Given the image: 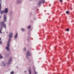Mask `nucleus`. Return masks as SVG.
Wrapping results in <instances>:
<instances>
[{
	"label": "nucleus",
	"mask_w": 74,
	"mask_h": 74,
	"mask_svg": "<svg viewBox=\"0 0 74 74\" xmlns=\"http://www.w3.org/2000/svg\"><path fill=\"white\" fill-rule=\"evenodd\" d=\"M9 54H6L5 55V58H9Z\"/></svg>",
	"instance_id": "nucleus-14"
},
{
	"label": "nucleus",
	"mask_w": 74,
	"mask_h": 74,
	"mask_svg": "<svg viewBox=\"0 0 74 74\" xmlns=\"http://www.w3.org/2000/svg\"><path fill=\"white\" fill-rule=\"evenodd\" d=\"M4 11L5 14H7V13L8 12V11H9V10H8V9L7 8H5Z\"/></svg>",
	"instance_id": "nucleus-5"
},
{
	"label": "nucleus",
	"mask_w": 74,
	"mask_h": 74,
	"mask_svg": "<svg viewBox=\"0 0 74 74\" xmlns=\"http://www.w3.org/2000/svg\"><path fill=\"white\" fill-rule=\"evenodd\" d=\"M3 16L4 22H6V21H7V16L5 14Z\"/></svg>",
	"instance_id": "nucleus-7"
},
{
	"label": "nucleus",
	"mask_w": 74,
	"mask_h": 74,
	"mask_svg": "<svg viewBox=\"0 0 74 74\" xmlns=\"http://www.w3.org/2000/svg\"><path fill=\"white\" fill-rule=\"evenodd\" d=\"M28 29H30V26L29 25L28 26Z\"/></svg>",
	"instance_id": "nucleus-23"
},
{
	"label": "nucleus",
	"mask_w": 74,
	"mask_h": 74,
	"mask_svg": "<svg viewBox=\"0 0 74 74\" xmlns=\"http://www.w3.org/2000/svg\"><path fill=\"white\" fill-rule=\"evenodd\" d=\"M66 13L67 14H69V12L68 11H66Z\"/></svg>",
	"instance_id": "nucleus-17"
},
{
	"label": "nucleus",
	"mask_w": 74,
	"mask_h": 74,
	"mask_svg": "<svg viewBox=\"0 0 74 74\" xmlns=\"http://www.w3.org/2000/svg\"><path fill=\"white\" fill-rule=\"evenodd\" d=\"M30 55V53L29 51H27L26 53V58H29V56Z\"/></svg>",
	"instance_id": "nucleus-4"
},
{
	"label": "nucleus",
	"mask_w": 74,
	"mask_h": 74,
	"mask_svg": "<svg viewBox=\"0 0 74 74\" xmlns=\"http://www.w3.org/2000/svg\"><path fill=\"white\" fill-rule=\"evenodd\" d=\"M51 49H52V47H51Z\"/></svg>",
	"instance_id": "nucleus-34"
},
{
	"label": "nucleus",
	"mask_w": 74,
	"mask_h": 74,
	"mask_svg": "<svg viewBox=\"0 0 74 74\" xmlns=\"http://www.w3.org/2000/svg\"><path fill=\"white\" fill-rule=\"evenodd\" d=\"M21 30L23 32H25V29H24L23 28H21Z\"/></svg>",
	"instance_id": "nucleus-15"
},
{
	"label": "nucleus",
	"mask_w": 74,
	"mask_h": 74,
	"mask_svg": "<svg viewBox=\"0 0 74 74\" xmlns=\"http://www.w3.org/2000/svg\"><path fill=\"white\" fill-rule=\"evenodd\" d=\"M0 18H1V16H0Z\"/></svg>",
	"instance_id": "nucleus-31"
},
{
	"label": "nucleus",
	"mask_w": 74,
	"mask_h": 74,
	"mask_svg": "<svg viewBox=\"0 0 74 74\" xmlns=\"http://www.w3.org/2000/svg\"><path fill=\"white\" fill-rule=\"evenodd\" d=\"M41 3H42V1H39L38 3V5H40L41 4Z\"/></svg>",
	"instance_id": "nucleus-12"
},
{
	"label": "nucleus",
	"mask_w": 74,
	"mask_h": 74,
	"mask_svg": "<svg viewBox=\"0 0 74 74\" xmlns=\"http://www.w3.org/2000/svg\"><path fill=\"white\" fill-rule=\"evenodd\" d=\"M24 72H25V73H26V71H24Z\"/></svg>",
	"instance_id": "nucleus-30"
},
{
	"label": "nucleus",
	"mask_w": 74,
	"mask_h": 74,
	"mask_svg": "<svg viewBox=\"0 0 74 74\" xmlns=\"http://www.w3.org/2000/svg\"><path fill=\"white\" fill-rule=\"evenodd\" d=\"M5 64V63L4 62H3L2 64H1V65L2 66H5V64Z\"/></svg>",
	"instance_id": "nucleus-11"
},
{
	"label": "nucleus",
	"mask_w": 74,
	"mask_h": 74,
	"mask_svg": "<svg viewBox=\"0 0 74 74\" xmlns=\"http://www.w3.org/2000/svg\"><path fill=\"white\" fill-rule=\"evenodd\" d=\"M11 25V23H9V25L10 26Z\"/></svg>",
	"instance_id": "nucleus-29"
},
{
	"label": "nucleus",
	"mask_w": 74,
	"mask_h": 74,
	"mask_svg": "<svg viewBox=\"0 0 74 74\" xmlns=\"http://www.w3.org/2000/svg\"><path fill=\"white\" fill-rule=\"evenodd\" d=\"M16 68H17V69H18V67L17 66L16 67Z\"/></svg>",
	"instance_id": "nucleus-32"
},
{
	"label": "nucleus",
	"mask_w": 74,
	"mask_h": 74,
	"mask_svg": "<svg viewBox=\"0 0 74 74\" xmlns=\"http://www.w3.org/2000/svg\"><path fill=\"white\" fill-rule=\"evenodd\" d=\"M8 44H7V47H10V41L8 42Z\"/></svg>",
	"instance_id": "nucleus-13"
},
{
	"label": "nucleus",
	"mask_w": 74,
	"mask_h": 74,
	"mask_svg": "<svg viewBox=\"0 0 74 74\" xmlns=\"http://www.w3.org/2000/svg\"><path fill=\"white\" fill-rule=\"evenodd\" d=\"M67 32H69V29H68V28H66V29Z\"/></svg>",
	"instance_id": "nucleus-21"
},
{
	"label": "nucleus",
	"mask_w": 74,
	"mask_h": 74,
	"mask_svg": "<svg viewBox=\"0 0 74 74\" xmlns=\"http://www.w3.org/2000/svg\"><path fill=\"white\" fill-rule=\"evenodd\" d=\"M13 35V34H12V32H10L8 36L9 39L8 40V42H9V41H10V40H11V38H12Z\"/></svg>",
	"instance_id": "nucleus-2"
},
{
	"label": "nucleus",
	"mask_w": 74,
	"mask_h": 74,
	"mask_svg": "<svg viewBox=\"0 0 74 74\" xmlns=\"http://www.w3.org/2000/svg\"><path fill=\"white\" fill-rule=\"evenodd\" d=\"M29 74H32V73H31V70H29Z\"/></svg>",
	"instance_id": "nucleus-16"
},
{
	"label": "nucleus",
	"mask_w": 74,
	"mask_h": 74,
	"mask_svg": "<svg viewBox=\"0 0 74 74\" xmlns=\"http://www.w3.org/2000/svg\"><path fill=\"white\" fill-rule=\"evenodd\" d=\"M18 37V33H16V34L14 36L15 38H17Z\"/></svg>",
	"instance_id": "nucleus-10"
},
{
	"label": "nucleus",
	"mask_w": 74,
	"mask_h": 74,
	"mask_svg": "<svg viewBox=\"0 0 74 74\" xmlns=\"http://www.w3.org/2000/svg\"><path fill=\"white\" fill-rule=\"evenodd\" d=\"M1 26H3V27H4L5 29L6 28V24L4 23V22H1Z\"/></svg>",
	"instance_id": "nucleus-3"
},
{
	"label": "nucleus",
	"mask_w": 74,
	"mask_h": 74,
	"mask_svg": "<svg viewBox=\"0 0 74 74\" xmlns=\"http://www.w3.org/2000/svg\"><path fill=\"white\" fill-rule=\"evenodd\" d=\"M2 29H3V28L2 27V26H0V30H2Z\"/></svg>",
	"instance_id": "nucleus-19"
},
{
	"label": "nucleus",
	"mask_w": 74,
	"mask_h": 74,
	"mask_svg": "<svg viewBox=\"0 0 74 74\" xmlns=\"http://www.w3.org/2000/svg\"><path fill=\"white\" fill-rule=\"evenodd\" d=\"M42 1V2L43 3H45V1L44 0H42V1Z\"/></svg>",
	"instance_id": "nucleus-18"
},
{
	"label": "nucleus",
	"mask_w": 74,
	"mask_h": 74,
	"mask_svg": "<svg viewBox=\"0 0 74 74\" xmlns=\"http://www.w3.org/2000/svg\"><path fill=\"white\" fill-rule=\"evenodd\" d=\"M24 51H26V49L25 48H24Z\"/></svg>",
	"instance_id": "nucleus-28"
},
{
	"label": "nucleus",
	"mask_w": 74,
	"mask_h": 74,
	"mask_svg": "<svg viewBox=\"0 0 74 74\" xmlns=\"http://www.w3.org/2000/svg\"><path fill=\"white\" fill-rule=\"evenodd\" d=\"M3 58V57L1 56V55L0 54V59H1V58Z\"/></svg>",
	"instance_id": "nucleus-22"
},
{
	"label": "nucleus",
	"mask_w": 74,
	"mask_h": 74,
	"mask_svg": "<svg viewBox=\"0 0 74 74\" xmlns=\"http://www.w3.org/2000/svg\"><path fill=\"white\" fill-rule=\"evenodd\" d=\"M16 3L17 4H19L21 3V0H17L16 1Z\"/></svg>",
	"instance_id": "nucleus-8"
},
{
	"label": "nucleus",
	"mask_w": 74,
	"mask_h": 74,
	"mask_svg": "<svg viewBox=\"0 0 74 74\" xmlns=\"http://www.w3.org/2000/svg\"><path fill=\"white\" fill-rule=\"evenodd\" d=\"M14 74V71L11 72L10 73V74Z\"/></svg>",
	"instance_id": "nucleus-20"
},
{
	"label": "nucleus",
	"mask_w": 74,
	"mask_h": 74,
	"mask_svg": "<svg viewBox=\"0 0 74 74\" xmlns=\"http://www.w3.org/2000/svg\"><path fill=\"white\" fill-rule=\"evenodd\" d=\"M1 3H0V12L1 14V15L3 14L4 13H5L4 10L1 11Z\"/></svg>",
	"instance_id": "nucleus-1"
},
{
	"label": "nucleus",
	"mask_w": 74,
	"mask_h": 74,
	"mask_svg": "<svg viewBox=\"0 0 74 74\" xmlns=\"http://www.w3.org/2000/svg\"><path fill=\"white\" fill-rule=\"evenodd\" d=\"M11 61H12V58L10 57L8 62V64H10L11 63Z\"/></svg>",
	"instance_id": "nucleus-6"
},
{
	"label": "nucleus",
	"mask_w": 74,
	"mask_h": 74,
	"mask_svg": "<svg viewBox=\"0 0 74 74\" xmlns=\"http://www.w3.org/2000/svg\"><path fill=\"white\" fill-rule=\"evenodd\" d=\"M60 2H62L63 1V0H60Z\"/></svg>",
	"instance_id": "nucleus-27"
},
{
	"label": "nucleus",
	"mask_w": 74,
	"mask_h": 74,
	"mask_svg": "<svg viewBox=\"0 0 74 74\" xmlns=\"http://www.w3.org/2000/svg\"><path fill=\"white\" fill-rule=\"evenodd\" d=\"M0 40H1V38H0Z\"/></svg>",
	"instance_id": "nucleus-33"
},
{
	"label": "nucleus",
	"mask_w": 74,
	"mask_h": 74,
	"mask_svg": "<svg viewBox=\"0 0 74 74\" xmlns=\"http://www.w3.org/2000/svg\"><path fill=\"white\" fill-rule=\"evenodd\" d=\"M1 29H0V33L1 34H2V32H1Z\"/></svg>",
	"instance_id": "nucleus-24"
},
{
	"label": "nucleus",
	"mask_w": 74,
	"mask_h": 74,
	"mask_svg": "<svg viewBox=\"0 0 74 74\" xmlns=\"http://www.w3.org/2000/svg\"><path fill=\"white\" fill-rule=\"evenodd\" d=\"M0 44H2V41H0Z\"/></svg>",
	"instance_id": "nucleus-26"
},
{
	"label": "nucleus",
	"mask_w": 74,
	"mask_h": 74,
	"mask_svg": "<svg viewBox=\"0 0 74 74\" xmlns=\"http://www.w3.org/2000/svg\"><path fill=\"white\" fill-rule=\"evenodd\" d=\"M34 72L35 73V74H37V72L36 71H35V70H34Z\"/></svg>",
	"instance_id": "nucleus-25"
},
{
	"label": "nucleus",
	"mask_w": 74,
	"mask_h": 74,
	"mask_svg": "<svg viewBox=\"0 0 74 74\" xmlns=\"http://www.w3.org/2000/svg\"><path fill=\"white\" fill-rule=\"evenodd\" d=\"M6 49L8 51H10V47H6Z\"/></svg>",
	"instance_id": "nucleus-9"
},
{
	"label": "nucleus",
	"mask_w": 74,
	"mask_h": 74,
	"mask_svg": "<svg viewBox=\"0 0 74 74\" xmlns=\"http://www.w3.org/2000/svg\"><path fill=\"white\" fill-rule=\"evenodd\" d=\"M7 33H8V32H7Z\"/></svg>",
	"instance_id": "nucleus-35"
}]
</instances>
